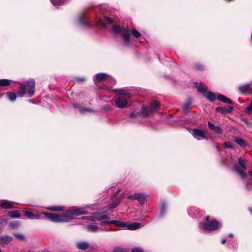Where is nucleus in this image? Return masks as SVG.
Listing matches in <instances>:
<instances>
[{"instance_id":"412c9836","label":"nucleus","mask_w":252,"mask_h":252,"mask_svg":"<svg viewBox=\"0 0 252 252\" xmlns=\"http://www.w3.org/2000/svg\"><path fill=\"white\" fill-rule=\"evenodd\" d=\"M204 96L206 97L209 100L214 101L216 99V96L215 93L212 92H208L204 94Z\"/></svg>"},{"instance_id":"ddd939ff","label":"nucleus","mask_w":252,"mask_h":252,"mask_svg":"<svg viewBox=\"0 0 252 252\" xmlns=\"http://www.w3.org/2000/svg\"><path fill=\"white\" fill-rule=\"evenodd\" d=\"M104 224H114L116 226H121L125 229L126 225V224L125 222L119 220H111V221H102Z\"/></svg>"},{"instance_id":"cd10ccee","label":"nucleus","mask_w":252,"mask_h":252,"mask_svg":"<svg viewBox=\"0 0 252 252\" xmlns=\"http://www.w3.org/2000/svg\"><path fill=\"white\" fill-rule=\"evenodd\" d=\"M235 141L241 147H245L246 145V142L240 138H236Z\"/></svg>"},{"instance_id":"aec40b11","label":"nucleus","mask_w":252,"mask_h":252,"mask_svg":"<svg viewBox=\"0 0 252 252\" xmlns=\"http://www.w3.org/2000/svg\"><path fill=\"white\" fill-rule=\"evenodd\" d=\"M150 107L143 106L141 109V114L143 117H145L149 116L152 113Z\"/></svg>"},{"instance_id":"49530a36","label":"nucleus","mask_w":252,"mask_h":252,"mask_svg":"<svg viewBox=\"0 0 252 252\" xmlns=\"http://www.w3.org/2000/svg\"><path fill=\"white\" fill-rule=\"evenodd\" d=\"M228 236L230 237H232L233 236V234L232 233H229Z\"/></svg>"},{"instance_id":"4468645a","label":"nucleus","mask_w":252,"mask_h":252,"mask_svg":"<svg viewBox=\"0 0 252 252\" xmlns=\"http://www.w3.org/2000/svg\"><path fill=\"white\" fill-rule=\"evenodd\" d=\"M86 229L91 232H97L101 230H103V229L99 228L96 225H88L86 226Z\"/></svg>"},{"instance_id":"f8f14e48","label":"nucleus","mask_w":252,"mask_h":252,"mask_svg":"<svg viewBox=\"0 0 252 252\" xmlns=\"http://www.w3.org/2000/svg\"><path fill=\"white\" fill-rule=\"evenodd\" d=\"M76 247L80 250H85L89 248V244L85 241H80L76 243Z\"/></svg>"},{"instance_id":"4c0bfd02","label":"nucleus","mask_w":252,"mask_h":252,"mask_svg":"<svg viewBox=\"0 0 252 252\" xmlns=\"http://www.w3.org/2000/svg\"><path fill=\"white\" fill-rule=\"evenodd\" d=\"M224 145L226 148H232V144L230 142H224Z\"/></svg>"},{"instance_id":"4be33fe9","label":"nucleus","mask_w":252,"mask_h":252,"mask_svg":"<svg viewBox=\"0 0 252 252\" xmlns=\"http://www.w3.org/2000/svg\"><path fill=\"white\" fill-rule=\"evenodd\" d=\"M12 240V238L10 236H4L0 237V243L2 244H7L10 243Z\"/></svg>"},{"instance_id":"c756f323","label":"nucleus","mask_w":252,"mask_h":252,"mask_svg":"<svg viewBox=\"0 0 252 252\" xmlns=\"http://www.w3.org/2000/svg\"><path fill=\"white\" fill-rule=\"evenodd\" d=\"M79 112L82 114H83L86 112H89V113H94V111L93 110L90 109L89 108H87L86 107L80 108H79Z\"/></svg>"},{"instance_id":"9b49d317","label":"nucleus","mask_w":252,"mask_h":252,"mask_svg":"<svg viewBox=\"0 0 252 252\" xmlns=\"http://www.w3.org/2000/svg\"><path fill=\"white\" fill-rule=\"evenodd\" d=\"M208 125L209 128L216 133L219 134H221L223 133V130L220 126H216L210 122H208Z\"/></svg>"},{"instance_id":"de8ad7c7","label":"nucleus","mask_w":252,"mask_h":252,"mask_svg":"<svg viewBox=\"0 0 252 252\" xmlns=\"http://www.w3.org/2000/svg\"><path fill=\"white\" fill-rule=\"evenodd\" d=\"M196 67L198 69H201L202 67L201 66H196Z\"/></svg>"},{"instance_id":"a878e982","label":"nucleus","mask_w":252,"mask_h":252,"mask_svg":"<svg viewBox=\"0 0 252 252\" xmlns=\"http://www.w3.org/2000/svg\"><path fill=\"white\" fill-rule=\"evenodd\" d=\"M6 95L8 99L11 101H15L17 97L16 94L13 92H7L6 93Z\"/></svg>"},{"instance_id":"8fccbe9b","label":"nucleus","mask_w":252,"mask_h":252,"mask_svg":"<svg viewBox=\"0 0 252 252\" xmlns=\"http://www.w3.org/2000/svg\"><path fill=\"white\" fill-rule=\"evenodd\" d=\"M250 211L251 212V213H252V208H250Z\"/></svg>"},{"instance_id":"c03bdc74","label":"nucleus","mask_w":252,"mask_h":252,"mask_svg":"<svg viewBox=\"0 0 252 252\" xmlns=\"http://www.w3.org/2000/svg\"><path fill=\"white\" fill-rule=\"evenodd\" d=\"M232 110V107H229V110H227V111L228 112H230L231 111V110Z\"/></svg>"},{"instance_id":"a19ab883","label":"nucleus","mask_w":252,"mask_h":252,"mask_svg":"<svg viewBox=\"0 0 252 252\" xmlns=\"http://www.w3.org/2000/svg\"><path fill=\"white\" fill-rule=\"evenodd\" d=\"M131 252H143V251L139 248H135L132 250Z\"/></svg>"},{"instance_id":"2eb2a0df","label":"nucleus","mask_w":252,"mask_h":252,"mask_svg":"<svg viewBox=\"0 0 252 252\" xmlns=\"http://www.w3.org/2000/svg\"><path fill=\"white\" fill-rule=\"evenodd\" d=\"M98 22L102 27H105L107 24L112 23L113 20L109 17H105L103 19H99Z\"/></svg>"},{"instance_id":"b1692460","label":"nucleus","mask_w":252,"mask_h":252,"mask_svg":"<svg viewBox=\"0 0 252 252\" xmlns=\"http://www.w3.org/2000/svg\"><path fill=\"white\" fill-rule=\"evenodd\" d=\"M9 216L11 218H19L20 214L19 211H11L9 212Z\"/></svg>"},{"instance_id":"a18cd8bd","label":"nucleus","mask_w":252,"mask_h":252,"mask_svg":"<svg viewBox=\"0 0 252 252\" xmlns=\"http://www.w3.org/2000/svg\"><path fill=\"white\" fill-rule=\"evenodd\" d=\"M225 242H226V240H222L221 241V243H222V244H224L225 243Z\"/></svg>"},{"instance_id":"1a4fd4ad","label":"nucleus","mask_w":252,"mask_h":252,"mask_svg":"<svg viewBox=\"0 0 252 252\" xmlns=\"http://www.w3.org/2000/svg\"><path fill=\"white\" fill-rule=\"evenodd\" d=\"M111 79V77L106 73H100L96 74L94 78V81L95 84L98 82L106 81Z\"/></svg>"},{"instance_id":"0eeeda50","label":"nucleus","mask_w":252,"mask_h":252,"mask_svg":"<svg viewBox=\"0 0 252 252\" xmlns=\"http://www.w3.org/2000/svg\"><path fill=\"white\" fill-rule=\"evenodd\" d=\"M86 219L90 220L91 221H101V223L104 224L102 223V221H106V220L109 219V215L102 213V214H93L92 216H89V217H86Z\"/></svg>"},{"instance_id":"7ed1b4c3","label":"nucleus","mask_w":252,"mask_h":252,"mask_svg":"<svg viewBox=\"0 0 252 252\" xmlns=\"http://www.w3.org/2000/svg\"><path fill=\"white\" fill-rule=\"evenodd\" d=\"M205 222L201 223L199 225V228L203 230L211 232L218 229L220 224L215 220H210V217L207 216L205 217Z\"/></svg>"},{"instance_id":"c9c22d12","label":"nucleus","mask_w":252,"mask_h":252,"mask_svg":"<svg viewBox=\"0 0 252 252\" xmlns=\"http://www.w3.org/2000/svg\"><path fill=\"white\" fill-rule=\"evenodd\" d=\"M16 237L19 240H23L24 238V236L21 233H16L15 234Z\"/></svg>"},{"instance_id":"9d476101","label":"nucleus","mask_w":252,"mask_h":252,"mask_svg":"<svg viewBox=\"0 0 252 252\" xmlns=\"http://www.w3.org/2000/svg\"><path fill=\"white\" fill-rule=\"evenodd\" d=\"M205 132L204 130L195 128L192 129V134L195 139L200 140L206 138Z\"/></svg>"},{"instance_id":"bb28decb","label":"nucleus","mask_w":252,"mask_h":252,"mask_svg":"<svg viewBox=\"0 0 252 252\" xmlns=\"http://www.w3.org/2000/svg\"><path fill=\"white\" fill-rule=\"evenodd\" d=\"M129 32V38L130 37V34H132L133 36L136 38H138L141 36V33L135 29H132L131 31H128ZM130 41V39L129 38Z\"/></svg>"},{"instance_id":"39448f33","label":"nucleus","mask_w":252,"mask_h":252,"mask_svg":"<svg viewBox=\"0 0 252 252\" xmlns=\"http://www.w3.org/2000/svg\"><path fill=\"white\" fill-rule=\"evenodd\" d=\"M113 32L116 34L121 33L123 35V38L126 45L130 43L129 40V32L128 30L122 29L120 26L114 25L112 27Z\"/></svg>"},{"instance_id":"393cba45","label":"nucleus","mask_w":252,"mask_h":252,"mask_svg":"<svg viewBox=\"0 0 252 252\" xmlns=\"http://www.w3.org/2000/svg\"><path fill=\"white\" fill-rule=\"evenodd\" d=\"M84 18H85L84 15H81L79 17L78 20V23L82 26H86L88 25V22L84 20Z\"/></svg>"},{"instance_id":"f3484780","label":"nucleus","mask_w":252,"mask_h":252,"mask_svg":"<svg viewBox=\"0 0 252 252\" xmlns=\"http://www.w3.org/2000/svg\"><path fill=\"white\" fill-rule=\"evenodd\" d=\"M140 227V224L138 222H134L126 225L125 229L129 230H136Z\"/></svg>"},{"instance_id":"f704fd0d","label":"nucleus","mask_w":252,"mask_h":252,"mask_svg":"<svg viewBox=\"0 0 252 252\" xmlns=\"http://www.w3.org/2000/svg\"><path fill=\"white\" fill-rule=\"evenodd\" d=\"M49 210H51L52 211H60L62 210V209L59 207H53L48 208Z\"/></svg>"},{"instance_id":"5701e85b","label":"nucleus","mask_w":252,"mask_h":252,"mask_svg":"<svg viewBox=\"0 0 252 252\" xmlns=\"http://www.w3.org/2000/svg\"><path fill=\"white\" fill-rule=\"evenodd\" d=\"M218 98L221 101H222L223 102L230 104H233V102L231 101V100H230L229 98L226 97V96H225L223 95H221V94L219 95L218 96Z\"/></svg>"},{"instance_id":"f03ea898","label":"nucleus","mask_w":252,"mask_h":252,"mask_svg":"<svg viewBox=\"0 0 252 252\" xmlns=\"http://www.w3.org/2000/svg\"><path fill=\"white\" fill-rule=\"evenodd\" d=\"M35 91V82L33 79H30L27 82V88L25 85H21L19 90L18 91V95L23 96L26 94L28 97L32 96Z\"/></svg>"},{"instance_id":"c85d7f7f","label":"nucleus","mask_w":252,"mask_h":252,"mask_svg":"<svg viewBox=\"0 0 252 252\" xmlns=\"http://www.w3.org/2000/svg\"><path fill=\"white\" fill-rule=\"evenodd\" d=\"M11 80L8 79H0V86H7L10 84Z\"/></svg>"},{"instance_id":"e433bc0d","label":"nucleus","mask_w":252,"mask_h":252,"mask_svg":"<svg viewBox=\"0 0 252 252\" xmlns=\"http://www.w3.org/2000/svg\"><path fill=\"white\" fill-rule=\"evenodd\" d=\"M190 104L189 103H187L185 104L183 106V109L185 111H187L190 108Z\"/></svg>"},{"instance_id":"6e6552de","label":"nucleus","mask_w":252,"mask_h":252,"mask_svg":"<svg viewBox=\"0 0 252 252\" xmlns=\"http://www.w3.org/2000/svg\"><path fill=\"white\" fill-rule=\"evenodd\" d=\"M149 195L144 193H137L128 196V198L131 200H137L140 203H144Z\"/></svg>"},{"instance_id":"2f4dec72","label":"nucleus","mask_w":252,"mask_h":252,"mask_svg":"<svg viewBox=\"0 0 252 252\" xmlns=\"http://www.w3.org/2000/svg\"><path fill=\"white\" fill-rule=\"evenodd\" d=\"M158 104L157 102H154L152 103H151L150 108L152 112L153 111H156L157 110V108H158Z\"/></svg>"},{"instance_id":"dca6fc26","label":"nucleus","mask_w":252,"mask_h":252,"mask_svg":"<svg viewBox=\"0 0 252 252\" xmlns=\"http://www.w3.org/2000/svg\"><path fill=\"white\" fill-rule=\"evenodd\" d=\"M16 203L11 202L7 200H4L0 205V207L4 209H10L13 208V206Z\"/></svg>"},{"instance_id":"ea45409f","label":"nucleus","mask_w":252,"mask_h":252,"mask_svg":"<svg viewBox=\"0 0 252 252\" xmlns=\"http://www.w3.org/2000/svg\"><path fill=\"white\" fill-rule=\"evenodd\" d=\"M85 80V78L84 77H79L76 79V81L78 82H82Z\"/></svg>"},{"instance_id":"79ce46f5","label":"nucleus","mask_w":252,"mask_h":252,"mask_svg":"<svg viewBox=\"0 0 252 252\" xmlns=\"http://www.w3.org/2000/svg\"><path fill=\"white\" fill-rule=\"evenodd\" d=\"M139 114L138 113H131L130 114V118H134V117H137L138 115H139Z\"/></svg>"},{"instance_id":"f257e3e1","label":"nucleus","mask_w":252,"mask_h":252,"mask_svg":"<svg viewBox=\"0 0 252 252\" xmlns=\"http://www.w3.org/2000/svg\"><path fill=\"white\" fill-rule=\"evenodd\" d=\"M88 208V206L84 207H73L68 211L64 212L62 216L58 215L56 213L43 212L36 213L34 210L26 211L24 214L27 217L31 220L39 219L42 218V215H44L45 217L53 222H67L74 219L77 216L87 214Z\"/></svg>"},{"instance_id":"37998d69","label":"nucleus","mask_w":252,"mask_h":252,"mask_svg":"<svg viewBox=\"0 0 252 252\" xmlns=\"http://www.w3.org/2000/svg\"><path fill=\"white\" fill-rule=\"evenodd\" d=\"M18 225V224L17 222H13L11 223V226L12 227H17Z\"/></svg>"},{"instance_id":"3c124183","label":"nucleus","mask_w":252,"mask_h":252,"mask_svg":"<svg viewBox=\"0 0 252 252\" xmlns=\"http://www.w3.org/2000/svg\"><path fill=\"white\" fill-rule=\"evenodd\" d=\"M119 191H118V192H116V195H117V194L119 193Z\"/></svg>"},{"instance_id":"72a5a7b5","label":"nucleus","mask_w":252,"mask_h":252,"mask_svg":"<svg viewBox=\"0 0 252 252\" xmlns=\"http://www.w3.org/2000/svg\"><path fill=\"white\" fill-rule=\"evenodd\" d=\"M165 205L163 203H161L160 205V213L161 215H163V213H164V210H165Z\"/></svg>"},{"instance_id":"6ab92c4d","label":"nucleus","mask_w":252,"mask_h":252,"mask_svg":"<svg viewBox=\"0 0 252 252\" xmlns=\"http://www.w3.org/2000/svg\"><path fill=\"white\" fill-rule=\"evenodd\" d=\"M252 88V85L250 84H246L242 86H240L239 87V91L242 93L244 94L248 92L249 91L251 90Z\"/></svg>"},{"instance_id":"7c9ffc66","label":"nucleus","mask_w":252,"mask_h":252,"mask_svg":"<svg viewBox=\"0 0 252 252\" xmlns=\"http://www.w3.org/2000/svg\"><path fill=\"white\" fill-rule=\"evenodd\" d=\"M64 0H51L52 3L55 6H60L63 4Z\"/></svg>"},{"instance_id":"a211bd4d","label":"nucleus","mask_w":252,"mask_h":252,"mask_svg":"<svg viewBox=\"0 0 252 252\" xmlns=\"http://www.w3.org/2000/svg\"><path fill=\"white\" fill-rule=\"evenodd\" d=\"M195 87L199 92L204 94L206 92L208 88L204 84L195 83Z\"/></svg>"},{"instance_id":"473e14b6","label":"nucleus","mask_w":252,"mask_h":252,"mask_svg":"<svg viewBox=\"0 0 252 252\" xmlns=\"http://www.w3.org/2000/svg\"><path fill=\"white\" fill-rule=\"evenodd\" d=\"M119 202L120 201L118 200H115L112 204H111L109 205V209H112L116 208L119 204Z\"/></svg>"},{"instance_id":"20e7f679","label":"nucleus","mask_w":252,"mask_h":252,"mask_svg":"<svg viewBox=\"0 0 252 252\" xmlns=\"http://www.w3.org/2000/svg\"><path fill=\"white\" fill-rule=\"evenodd\" d=\"M119 94L121 95L116 98L115 104L117 107L121 109L124 108L127 106V99L129 97V95L124 93L123 90H120Z\"/></svg>"},{"instance_id":"09e8293b","label":"nucleus","mask_w":252,"mask_h":252,"mask_svg":"<svg viewBox=\"0 0 252 252\" xmlns=\"http://www.w3.org/2000/svg\"><path fill=\"white\" fill-rule=\"evenodd\" d=\"M249 174H250V175L251 176H252V171H250L249 172Z\"/></svg>"},{"instance_id":"423d86ee","label":"nucleus","mask_w":252,"mask_h":252,"mask_svg":"<svg viewBox=\"0 0 252 252\" xmlns=\"http://www.w3.org/2000/svg\"><path fill=\"white\" fill-rule=\"evenodd\" d=\"M238 162L239 165L238 164H234V169L242 178L245 179L246 174L245 171L247 169L246 161L243 158H238Z\"/></svg>"},{"instance_id":"58836bf2","label":"nucleus","mask_w":252,"mask_h":252,"mask_svg":"<svg viewBox=\"0 0 252 252\" xmlns=\"http://www.w3.org/2000/svg\"><path fill=\"white\" fill-rule=\"evenodd\" d=\"M216 111H218V112H220L222 113H223L224 112H225L224 109H223L222 108L220 107L216 108Z\"/></svg>"}]
</instances>
